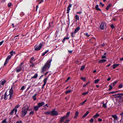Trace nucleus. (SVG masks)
Listing matches in <instances>:
<instances>
[{"instance_id":"1","label":"nucleus","mask_w":123,"mask_h":123,"mask_svg":"<svg viewBox=\"0 0 123 123\" xmlns=\"http://www.w3.org/2000/svg\"><path fill=\"white\" fill-rule=\"evenodd\" d=\"M13 96V90L11 88L9 90L5 92L4 95L2 96V98L5 99L8 98L10 99H11Z\"/></svg>"},{"instance_id":"2","label":"nucleus","mask_w":123,"mask_h":123,"mask_svg":"<svg viewBox=\"0 0 123 123\" xmlns=\"http://www.w3.org/2000/svg\"><path fill=\"white\" fill-rule=\"evenodd\" d=\"M52 60L50 59L48 60L42 69V72H43L48 70L50 68V63Z\"/></svg>"},{"instance_id":"3","label":"nucleus","mask_w":123,"mask_h":123,"mask_svg":"<svg viewBox=\"0 0 123 123\" xmlns=\"http://www.w3.org/2000/svg\"><path fill=\"white\" fill-rule=\"evenodd\" d=\"M30 105H26L22 109L21 112V115L22 117H24L27 113V111L29 110Z\"/></svg>"},{"instance_id":"4","label":"nucleus","mask_w":123,"mask_h":123,"mask_svg":"<svg viewBox=\"0 0 123 123\" xmlns=\"http://www.w3.org/2000/svg\"><path fill=\"white\" fill-rule=\"evenodd\" d=\"M23 64V62L21 63L19 66L16 68V72H19L22 70H24V66L22 65Z\"/></svg>"},{"instance_id":"5","label":"nucleus","mask_w":123,"mask_h":123,"mask_svg":"<svg viewBox=\"0 0 123 123\" xmlns=\"http://www.w3.org/2000/svg\"><path fill=\"white\" fill-rule=\"evenodd\" d=\"M43 43H41L38 45H36L35 46V50H39L42 47Z\"/></svg>"},{"instance_id":"6","label":"nucleus","mask_w":123,"mask_h":123,"mask_svg":"<svg viewBox=\"0 0 123 123\" xmlns=\"http://www.w3.org/2000/svg\"><path fill=\"white\" fill-rule=\"evenodd\" d=\"M6 81V80H2L0 81V88H2L3 86Z\"/></svg>"},{"instance_id":"7","label":"nucleus","mask_w":123,"mask_h":123,"mask_svg":"<svg viewBox=\"0 0 123 123\" xmlns=\"http://www.w3.org/2000/svg\"><path fill=\"white\" fill-rule=\"evenodd\" d=\"M58 115V113L54 110L51 112V116H56Z\"/></svg>"},{"instance_id":"8","label":"nucleus","mask_w":123,"mask_h":123,"mask_svg":"<svg viewBox=\"0 0 123 123\" xmlns=\"http://www.w3.org/2000/svg\"><path fill=\"white\" fill-rule=\"evenodd\" d=\"M106 26V23L105 22H102L101 23L100 27L101 29H103L105 28V27Z\"/></svg>"},{"instance_id":"9","label":"nucleus","mask_w":123,"mask_h":123,"mask_svg":"<svg viewBox=\"0 0 123 123\" xmlns=\"http://www.w3.org/2000/svg\"><path fill=\"white\" fill-rule=\"evenodd\" d=\"M11 57V56H10V55H9L7 56L6 60L4 64V66L6 65L7 63Z\"/></svg>"},{"instance_id":"10","label":"nucleus","mask_w":123,"mask_h":123,"mask_svg":"<svg viewBox=\"0 0 123 123\" xmlns=\"http://www.w3.org/2000/svg\"><path fill=\"white\" fill-rule=\"evenodd\" d=\"M17 111V109H15L14 108L10 112V114L12 115L13 114L14 112H15V113L16 114Z\"/></svg>"},{"instance_id":"11","label":"nucleus","mask_w":123,"mask_h":123,"mask_svg":"<svg viewBox=\"0 0 123 123\" xmlns=\"http://www.w3.org/2000/svg\"><path fill=\"white\" fill-rule=\"evenodd\" d=\"M48 77H47L46 78L44 79L43 81V82H44V84L43 85V86H42V88H43L44 86L47 83V81L48 80Z\"/></svg>"},{"instance_id":"12","label":"nucleus","mask_w":123,"mask_h":123,"mask_svg":"<svg viewBox=\"0 0 123 123\" xmlns=\"http://www.w3.org/2000/svg\"><path fill=\"white\" fill-rule=\"evenodd\" d=\"M112 117L114 118V122L118 119L116 115H112Z\"/></svg>"},{"instance_id":"13","label":"nucleus","mask_w":123,"mask_h":123,"mask_svg":"<svg viewBox=\"0 0 123 123\" xmlns=\"http://www.w3.org/2000/svg\"><path fill=\"white\" fill-rule=\"evenodd\" d=\"M44 104V103L43 102H41L38 103V105L40 107L42 106Z\"/></svg>"},{"instance_id":"14","label":"nucleus","mask_w":123,"mask_h":123,"mask_svg":"<svg viewBox=\"0 0 123 123\" xmlns=\"http://www.w3.org/2000/svg\"><path fill=\"white\" fill-rule=\"evenodd\" d=\"M79 114V112L78 111H76L75 114L74 118H76L78 117Z\"/></svg>"},{"instance_id":"15","label":"nucleus","mask_w":123,"mask_h":123,"mask_svg":"<svg viewBox=\"0 0 123 123\" xmlns=\"http://www.w3.org/2000/svg\"><path fill=\"white\" fill-rule=\"evenodd\" d=\"M39 108V107L38 106V105L36 106H35L34 107V109L36 111H37Z\"/></svg>"},{"instance_id":"16","label":"nucleus","mask_w":123,"mask_h":123,"mask_svg":"<svg viewBox=\"0 0 123 123\" xmlns=\"http://www.w3.org/2000/svg\"><path fill=\"white\" fill-rule=\"evenodd\" d=\"M80 29V27L78 26L76 28L75 30L74 31L75 32L77 33Z\"/></svg>"},{"instance_id":"17","label":"nucleus","mask_w":123,"mask_h":123,"mask_svg":"<svg viewBox=\"0 0 123 123\" xmlns=\"http://www.w3.org/2000/svg\"><path fill=\"white\" fill-rule=\"evenodd\" d=\"M106 60L105 59H102L101 60L99 61L98 63H102L105 62Z\"/></svg>"},{"instance_id":"18","label":"nucleus","mask_w":123,"mask_h":123,"mask_svg":"<svg viewBox=\"0 0 123 123\" xmlns=\"http://www.w3.org/2000/svg\"><path fill=\"white\" fill-rule=\"evenodd\" d=\"M66 118L64 116L63 117H61L60 122H62Z\"/></svg>"},{"instance_id":"19","label":"nucleus","mask_w":123,"mask_h":123,"mask_svg":"<svg viewBox=\"0 0 123 123\" xmlns=\"http://www.w3.org/2000/svg\"><path fill=\"white\" fill-rule=\"evenodd\" d=\"M95 8L97 11H101V9L98 7V5H96L95 6Z\"/></svg>"},{"instance_id":"20","label":"nucleus","mask_w":123,"mask_h":123,"mask_svg":"<svg viewBox=\"0 0 123 123\" xmlns=\"http://www.w3.org/2000/svg\"><path fill=\"white\" fill-rule=\"evenodd\" d=\"M119 64H114L112 66V68L113 69L119 66Z\"/></svg>"},{"instance_id":"21","label":"nucleus","mask_w":123,"mask_h":123,"mask_svg":"<svg viewBox=\"0 0 123 123\" xmlns=\"http://www.w3.org/2000/svg\"><path fill=\"white\" fill-rule=\"evenodd\" d=\"M99 116V114L98 113H97L95 115L93 116V117L94 118H96L98 117Z\"/></svg>"},{"instance_id":"22","label":"nucleus","mask_w":123,"mask_h":123,"mask_svg":"<svg viewBox=\"0 0 123 123\" xmlns=\"http://www.w3.org/2000/svg\"><path fill=\"white\" fill-rule=\"evenodd\" d=\"M70 112H68L67 113V114L66 116H64L65 117L67 118L68 117L70 114Z\"/></svg>"},{"instance_id":"23","label":"nucleus","mask_w":123,"mask_h":123,"mask_svg":"<svg viewBox=\"0 0 123 123\" xmlns=\"http://www.w3.org/2000/svg\"><path fill=\"white\" fill-rule=\"evenodd\" d=\"M75 18L76 21L77 20H79V17L77 15H75Z\"/></svg>"},{"instance_id":"24","label":"nucleus","mask_w":123,"mask_h":123,"mask_svg":"<svg viewBox=\"0 0 123 123\" xmlns=\"http://www.w3.org/2000/svg\"><path fill=\"white\" fill-rule=\"evenodd\" d=\"M89 113V111H87L86 113L83 115V118H84Z\"/></svg>"},{"instance_id":"25","label":"nucleus","mask_w":123,"mask_h":123,"mask_svg":"<svg viewBox=\"0 0 123 123\" xmlns=\"http://www.w3.org/2000/svg\"><path fill=\"white\" fill-rule=\"evenodd\" d=\"M117 82V81H114V82L112 83L111 84V85L112 86H114L116 84Z\"/></svg>"},{"instance_id":"26","label":"nucleus","mask_w":123,"mask_h":123,"mask_svg":"<svg viewBox=\"0 0 123 123\" xmlns=\"http://www.w3.org/2000/svg\"><path fill=\"white\" fill-rule=\"evenodd\" d=\"M116 95H114L113 96H115ZM117 95V96H116L117 97H120L121 96H123V93H119L117 95Z\"/></svg>"},{"instance_id":"27","label":"nucleus","mask_w":123,"mask_h":123,"mask_svg":"<svg viewBox=\"0 0 123 123\" xmlns=\"http://www.w3.org/2000/svg\"><path fill=\"white\" fill-rule=\"evenodd\" d=\"M51 112L50 111H47L45 112L44 113V114L46 115H49L50 114L51 115Z\"/></svg>"},{"instance_id":"28","label":"nucleus","mask_w":123,"mask_h":123,"mask_svg":"<svg viewBox=\"0 0 123 123\" xmlns=\"http://www.w3.org/2000/svg\"><path fill=\"white\" fill-rule=\"evenodd\" d=\"M37 76H38V75H37V74H35L34 76L31 77V79H32V78H36L37 77Z\"/></svg>"},{"instance_id":"29","label":"nucleus","mask_w":123,"mask_h":123,"mask_svg":"<svg viewBox=\"0 0 123 123\" xmlns=\"http://www.w3.org/2000/svg\"><path fill=\"white\" fill-rule=\"evenodd\" d=\"M89 92L88 91L87 92H85L82 93V94L83 95H85L88 94Z\"/></svg>"},{"instance_id":"30","label":"nucleus","mask_w":123,"mask_h":123,"mask_svg":"<svg viewBox=\"0 0 123 123\" xmlns=\"http://www.w3.org/2000/svg\"><path fill=\"white\" fill-rule=\"evenodd\" d=\"M37 96V94H35V95L33 96V99L34 100H36V97Z\"/></svg>"},{"instance_id":"31","label":"nucleus","mask_w":123,"mask_h":123,"mask_svg":"<svg viewBox=\"0 0 123 123\" xmlns=\"http://www.w3.org/2000/svg\"><path fill=\"white\" fill-rule=\"evenodd\" d=\"M111 4H109L107 6V7L106 8V9L107 10H108L110 7L111 6Z\"/></svg>"},{"instance_id":"32","label":"nucleus","mask_w":123,"mask_h":123,"mask_svg":"<svg viewBox=\"0 0 123 123\" xmlns=\"http://www.w3.org/2000/svg\"><path fill=\"white\" fill-rule=\"evenodd\" d=\"M99 79H96L94 80V83L95 84L97 83H98V82L99 81Z\"/></svg>"},{"instance_id":"33","label":"nucleus","mask_w":123,"mask_h":123,"mask_svg":"<svg viewBox=\"0 0 123 123\" xmlns=\"http://www.w3.org/2000/svg\"><path fill=\"white\" fill-rule=\"evenodd\" d=\"M85 66L84 65H83L81 67V68L80 69V70H83L85 68Z\"/></svg>"},{"instance_id":"34","label":"nucleus","mask_w":123,"mask_h":123,"mask_svg":"<svg viewBox=\"0 0 123 123\" xmlns=\"http://www.w3.org/2000/svg\"><path fill=\"white\" fill-rule=\"evenodd\" d=\"M76 33V32H75L74 31V32H72L71 33V36L72 37H74V35Z\"/></svg>"},{"instance_id":"35","label":"nucleus","mask_w":123,"mask_h":123,"mask_svg":"<svg viewBox=\"0 0 123 123\" xmlns=\"http://www.w3.org/2000/svg\"><path fill=\"white\" fill-rule=\"evenodd\" d=\"M70 8L68 7L67 10V13H69V10H70Z\"/></svg>"},{"instance_id":"36","label":"nucleus","mask_w":123,"mask_h":123,"mask_svg":"<svg viewBox=\"0 0 123 123\" xmlns=\"http://www.w3.org/2000/svg\"><path fill=\"white\" fill-rule=\"evenodd\" d=\"M19 106L20 105H18L15 106L14 109H17V108H18L19 107Z\"/></svg>"},{"instance_id":"37","label":"nucleus","mask_w":123,"mask_h":123,"mask_svg":"<svg viewBox=\"0 0 123 123\" xmlns=\"http://www.w3.org/2000/svg\"><path fill=\"white\" fill-rule=\"evenodd\" d=\"M109 90L110 91L112 89V87L111 85H109Z\"/></svg>"},{"instance_id":"38","label":"nucleus","mask_w":123,"mask_h":123,"mask_svg":"<svg viewBox=\"0 0 123 123\" xmlns=\"http://www.w3.org/2000/svg\"><path fill=\"white\" fill-rule=\"evenodd\" d=\"M123 86V85L122 84H120L118 86V88H121Z\"/></svg>"},{"instance_id":"39","label":"nucleus","mask_w":123,"mask_h":123,"mask_svg":"<svg viewBox=\"0 0 123 123\" xmlns=\"http://www.w3.org/2000/svg\"><path fill=\"white\" fill-rule=\"evenodd\" d=\"M71 90H69L67 91H66V94H68V93H69L71 92Z\"/></svg>"},{"instance_id":"40","label":"nucleus","mask_w":123,"mask_h":123,"mask_svg":"<svg viewBox=\"0 0 123 123\" xmlns=\"http://www.w3.org/2000/svg\"><path fill=\"white\" fill-rule=\"evenodd\" d=\"M69 38L68 37H64L62 41L63 42L64 41H65L66 40H68Z\"/></svg>"},{"instance_id":"41","label":"nucleus","mask_w":123,"mask_h":123,"mask_svg":"<svg viewBox=\"0 0 123 123\" xmlns=\"http://www.w3.org/2000/svg\"><path fill=\"white\" fill-rule=\"evenodd\" d=\"M34 111H31L29 113L30 115H33L34 114Z\"/></svg>"},{"instance_id":"42","label":"nucleus","mask_w":123,"mask_h":123,"mask_svg":"<svg viewBox=\"0 0 123 123\" xmlns=\"http://www.w3.org/2000/svg\"><path fill=\"white\" fill-rule=\"evenodd\" d=\"M10 53L11 54V55H10V56H11V57L13 55V53H15L14 52H13L12 51H11Z\"/></svg>"},{"instance_id":"43","label":"nucleus","mask_w":123,"mask_h":123,"mask_svg":"<svg viewBox=\"0 0 123 123\" xmlns=\"http://www.w3.org/2000/svg\"><path fill=\"white\" fill-rule=\"evenodd\" d=\"M81 79L83 80H84V81H85L86 80V79L85 77H81L80 78Z\"/></svg>"},{"instance_id":"44","label":"nucleus","mask_w":123,"mask_h":123,"mask_svg":"<svg viewBox=\"0 0 123 123\" xmlns=\"http://www.w3.org/2000/svg\"><path fill=\"white\" fill-rule=\"evenodd\" d=\"M89 83V82H88L86 84H84L83 86V87H85Z\"/></svg>"},{"instance_id":"45","label":"nucleus","mask_w":123,"mask_h":123,"mask_svg":"<svg viewBox=\"0 0 123 123\" xmlns=\"http://www.w3.org/2000/svg\"><path fill=\"white\" fill-rule=\"evenodd\" d=\"M103 107L105 108H106V104H105L104 103L103 104Z\"/></svg>"},{"instance_id":"46","label":"nucleus","mask_w":123,"mask_h":123,"mask_svg":"<svg viewBox=\"0 0 123 123\" xmlns=\"http://www.w3.org/2000/svg\"><path fill=\"white\" fill-rule=\"evenodd\" d=\"M6 119H5L2 121V122L3 123H8L6 121Z\"/></svg>"},{"instance_id":"47","label":"nucleus","mask_w":123,"mask_h":123,"mask_svg":"<svg viewBox=\"0 0 123 123\" xmlns=\"http://www.w3.org/2000/svg\"><path fill=\"white\" fill-rule=\"evenodd\" d=\"M69 121V119H67L66 120L65 122L64 123H68Z\"/></svg>"},{"instance_id":"48","label":"nucleus","mask_w":123,"mask_h":123,"mask_svg":"<svg viewBox=\"0 0 123 123\" xmlns=\"http://www.w3.org/2000/svg\"><path fill=\"white\" fill-rule=\"evenodd\" d=\"M25 88V86H23L21 88V89L22 90H24Z\"/></svg>"},{"instance_id":"49","label":"nucleus","mask_w":123,"mask_h":123,"mask_svg":"<svg viewBox=\"0 0 123 123\" xmlns=\"http://www.w3.org/2000/svg\"><path fill=\"white\" fill-rule=\"evenodd\" d=\"M118 92V91H115V92H110V93H112V94H113V93H115Z\"/></svg>"},{"instance_id":"50","label":"nucleus","mask_w":123,"mask_h":123,"mask_svg":"<svg viewBox=\"0 0 123 123\" xmlns=\"http://www.w3.org/2000/svg\"><path fill=\"white\" fill-rule=\"evenodd\" d=\"M11 5V3H9L8 4V7H10Z\"/></svg>"},{"instance_id":"51","label":"nucleus","mask_w":123,"mask_h":123,"mask_svg":"<svg viewBox=\"0 0 123 123\" xmlns=\"http://www.w3.org/2000/svg\"><path fill=\"white\" fill-rule=\"evenodd\" d=\"M120 115L122 116V119L123 117V112L121 113L120 114Z\"/></svg>"},{"instance_id":"52","label":"nucleus","mask_w":123,"mask_h":123,"mask_svg":"<svg viewBox=\"0 0 123 123\" xmlns=\"http://www.w3.org/2000/svg\"><path fill=\"white\" fill-rule=\"evenodd\" d=\"M93 118H91L90 121V122L91 123H93Z\"/></svg>"},{"instance_id":"53","label":"nucleus","mask_w":123,"mask_h":123,"mask_svg":"<svg viewBox=\"0 0 123 123\" xmlns=\"http://www.w3.org/2000/svg\"><path fill=\"white\" fill-rule=\"evenodd\" d=\"M82 13V11H80V12H76V13L77 14H81V13Z\"/></svg>"},{"instance_id":"54","label":"nucleus","mask_w":123,"mask_h":123,"mask_svg":"<svg viewBox=\"0 0 123 123\" xmlns=\"http://www.w3.org/2000/svg\"><path fill=\"white\" fill-rule=\"evenodd\" d=\"M85 103H84V101H83V102L81 103L80 104V105H82L84 104Z\"/></svg>"},{"instance_id":"55","label":"nucleus","mask_w":123,"mask_h":123,"mask_svg":"<svg viewBox=\"0 0 123 123\" xmlns=\"http://www.w3.org/2000/svg\"><path fill=\"white\" fill-rule=\"evenodd\" d=\"M16 123H22L21 121H19L16 122Z\"/></svg>"},{"instance_id":"56","label":"nucleus","mask_w":123,"mask_h":123,"mask_svg":"<svg viewBox=\"0 0 123 123\" xmlns=\"http://www.w3.org/2000/svg\"><path fill=\"white\" fill-rule=\"evenodd\" d=\"M3 40L0 42V46L3 43Z\"/></svg>"},{"instance_id":"57","label":"nucleus","mask_w":123,"mask_h":123,"mask_svg":"<svg viewBox=\"0 0 123 123\" xmlns=\"http://www.w3.org/2000/svg\"><path fill=\"white\" fill-rule=\"evenodd\" d=\"M85 35L87 37H89V36L90 35H89L87 33H86L85 34Z\"/></svg>"},{"instance_id":"58","label":"nucleus","mask_w":123,"mask_h":123,"mask_svg":"<svg viewBox=\"0 0 123 123\" xmlns=\"http://www.w3.org/2000/svg\"><path fill=\"white\" fill-rule=\"evenodd\" d=\"M106 58L105 56L103 55V56H102V58H103H103Z\"/></svg>"},{"instance_id":"59","label":"nucleus","mask_w":123,"mask_h":123,"mask_svg":"<svg viewBox=\"0 0 123 123\" xmlns=\"http://www.w3.org/2000/svg\"><path fill=\"white\" fill-rule=\"evenodd\" d=\"M111 27L112 28H114V25H111Z\"/></svg>"},{"instance_id":"60","label":"nucleus","mask_w":123,"mask_h":123,"mask_svg":"<svg viewBox=\"0 0 123 123\" xmlns=\"http://www.w3.org/2000/svg\"><path fill=\"white\" fill-rule=\"evenodd\" d=\"M102 119L100 118H99L98 119V121L99 122H101L102 121Z\"/></svg>"},{"instance_id":"61","label":"nucleus","mask_w":123,"mask_h":123,"mask_svg":"<svg viewBox=\"0 0 123 123\" xmlns=\"http://www.w3.org/2000/svg\"><path fill=\"white\" fill-rule=\"evenodd\" d=\"M43 0H41L40 2L39 3V4H41L42 2H43Z\"/></svg>"},{"instance_id":"62","label":"nucleus","mask_w":123,"mask_h":123,"mask_svg":"<svg viewBox=\"0 0 123 123\" xmlns=\"http://www.w3.org/2000/svg\"><path fill=\"white\" fill-rule=\"evenodd\" d=\"M49 51V50H47L46 51H45L44 53L45 54L47 53V52H48Z\"/></svg>"},{"instance_id":"63","label":"nucleus","mask_w":123,"mask_h":123,"mask_svg":"<svg viewBox=\"0 0 123 123\" xmlns=\"http://www.w3.org/2000/svg\"><path fill=\"white\" fill-rule=\"evenodd\" d=\"M34 65L33 63L32 64H31L30 65V66L31 67H33Z\"/></svg>"},{"instance_id":"64","label":"nucleus","mask_w":123,"mask_h":123,"mask_svg":"<svg viewBox=\"0 0 123 123\" xmlns=\"http://www.w3.org/2000/svg\"><path fill=\"white\" fill-rule=\"evenodd\" d=\"M72 6V5L71 4H70L68 6V7H69V8H71Z\"/></svg>"}]
</instances>
